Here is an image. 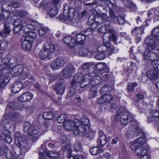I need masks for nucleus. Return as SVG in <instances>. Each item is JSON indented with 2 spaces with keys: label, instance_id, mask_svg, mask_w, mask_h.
<instances>
[{
  "label": "nucleus",
  "instance_id": "bf43d9fd",
  "mask_svg": "<svg viewBox=\"0 0 159 159\" xmlns=\"http://www.w3.org/2000/svg\"><path fill=\"white\" fill-rule=\"evenodd\" d=\"M81 33H82V34L84 35L85 38L86 36L92 34V31L90 28H89L85 31H82Z\"/></svg>",
  "mask_w": 159,
  "mask_h": 159
},
{
  "label": "nucleus",
  "instance_id": "e433bc0d",
  "mask_svg": "<svg viewBox=\"0 0 159 159\" xmlns=\"http://www.w3.org/2000/svg\"><path fill=\"white\" fill-rule=\"evenodd\" d=\"M90 153L93 155H95L98 154L99 155L101 153H103V150L100 149L98 147H95L92 148L90 149Z\"/></svg>",
  "mask_w": 159,
  "mask_h": 159
},
{
  "label": "nucleus",
  "instance_id": "20e7f679",
  "mask_svg": "<svg viewBox=\"0 0 159 159\" xmlns=\"http://www.w3.org/2000/svg\"><path fill=\"white\" fill-rule=\"evenodd\" d=\"M25 31L26 32L23 34L24 40L22 43V46L23 49L28 50L31 49L32 44L36 37V34L34 32H30V30Z\"/></svg>",
  "mask_w": 159,
  "mask_h": 159
},
{
  "label": "nucleus",
  "instance_id": "5701e85b",
  "mask_svg": "<svg viewBox=\"0 0 159 159\" xmlns=\"http://www.w3.org/2000/svg\"><path fill=\"white\" fill-rule=\"evenodd\" d=\"M113 99L112 96L110 94L104 95L101 97L98 100L99 104H102L104 103H110Z\"/></svg>",
  "mask_w": 159,
  "mask_h": 159
},
{
  "label": "nucleus",
  "instance_id": "de8ad7c7",
  "mask_svg": "<svg viewBox=\"0 0 159 159\" xmlns=\"http://www.w3.org/2000/svg\"><path fill=\"white\" fill-rule=\"evenodd\" d=\"M74 150L75 151H82L83 148L80 143L77 142L73 146Z\"/></svg>",
  "mask_w": 159,
  "mask_h": 159
},
{
  "label": "nucleus",
  "instance_id": "a878e982",
  "mask_svg": "<svg viewBox=\"0 0 159 159\" xmlns=\"http://www.w3.org/2000/svg\"><path fill=\"white\" fill-rule=\"evenodd\" d=\"M101 82V78L99 76H95L93 80H91L88 84L89 87H92V89L95 87Z\"/></svg>",
  "mask_w": 159,
  "mask_h": 159
},
{
  "label": "nucleus",
  "instance_id": "09e8293b",
  "mask_svg": "<svg viewBox=\"0 0 159 159\" xmlns=\"http://www.w3.org/2000/svg\"><path fill=\"white\" fill-rule=\"evenodd\" d=\"M151 65L155 69L159 71V59H157L152 61L151 63Z\"/></svg>",
  "mask_w": 159,
  "mask_h": 159
},
{
  "label": "nucleus",
  "instance_id": "338daca9",
  "mask_svg": "<svg viewBox=\"0 0 159 159\" xmlns=\"http://www.w3.org/2000/svg\"><path fill=\"white\" fill-rule=\"evenodd\" d=\"M52 0H43L40 3V5L42 6H49L52 2Z\"/></svg>",
  "mask_w": 159,
  "mask_h": 159
},
{
  "label": "nucleus",
  "instance_id": "7c9ffc66",
  "mask_svg": "<svg viewBox=\"0 0 159 159\" xmlns=\"http://www.w3.org/2000/svg\"><path fill=\"white\" fill-rule=\"evenodd\" d=\"M147 149L144 148L142 151L140 152H136V155L141 157L140 159H150V156L147 154Z\"/></svg>",
  "mask_w": 159,
  "mask_h": 159
},
{
  "label": "nucleus",
  "instance_id": "f3484780",
  "mask_svg": "<svg viewBox=\"0 0 159 159\" xmlns=\"http://www.w3.org/2000/svg\"><path fill=\"white\" fill-rule=\"evenodd\" d=\"M133 118L132 114L128 111L124 112L120 118V122L123 125H127L132 121Z\"/></svg>",
  "mask_w": 159,
  "mask_h": 159
},
{
  "label": "nucleus",
  "instance_id": "72a5a7b5",
  "mask_svg": "<svg viewBox=\"0 0 159 159\" xmlns=\"http://www.w3.org/2000/svg\"><path fill=\"white\" fill-rule=\"evenodd\" d=\"M80 131L82 132L81 134H79V136H83L84 135H85L87 137H92L93 135V132L90 131L89 129H87L86 130V129H83L82 128V127L81 126H80Z\"/></svg>",
  "mask_w": 159,
  "mask_h": 159
},
{
  "label": "nucleus",
  "instance_id": "39448f33",
  "mask_svg": "<svg viewBox=\"0 0 159 159\" xmlns=\"http://www.w3.org/2000/svg\"><path fill=\"white\" fill-rule=\"evenodd\" d=\"M57 47V46H54L51 43H46L39 53V58L42 60L48 59L51 53L54 51L57 50L56 48Z\"/></svg>",
  "mask_w": 159,
  "mask_h": 159
},
{
  "label": "nucleus",
  "instance_id": "9d476101",
  "mask_svg": "<svg viewBox=\"0 0 159 159\" xmlns=\"http://www.w3.org/2000/svg\"><path fill=\"white\" fill-rule=\"evenodd\" d=\"M145 140L143 138H140L131 143L130 148L132 151L140 152L144 148L142 146L145 144Z\"/></svg>",
  "mask_w": 159,
  "mask_h": 159
},
{
  "label": "nucleus",
  "instance_id": "7ed1b4c3",
  "mask_svg": "<svg viewBox=\"0 0 159 159\" xmlns=\"http://www.w3.org/2000/svg\"><path fill=\"white\" fill-rule=\"evenodd\" d=\"M80 120L78 119H75L73 121L71 120H66L63 124L64 128L67 130H73L74 134L76 136H78L79 134H81L82 132H79L80 123Z\"/></svg>",
  "mask_w": 159,
  "mask_h": 159
},
{
  "label": "nucleus",
  "instance_id": "79ce46f5",
  "mask_svg": "<svg viewBox=\"0 0 159 159\" xmlns=\"http://www.w3.org/2000/svg\"><path fill=\"white\" fill-rule=\"evenodd\" d=\"M109 85H104L102 87L100 90V93L103 95H106L107 93L109 92L111 90L110 88H109Z\"/></svg>",
  "mask_w": 159,
  "mask_h": 159
},
{
  "label": "nucleus",
  "instance_id": "f704fd0d",
  "mask_svg": "<svg viewBox=\"0 0 159 159\" xmlns=\"http://www.w3.org/2000/svg\"><path fill=\"white\" fill-rule=\"evenodd\" d=\"M144 27L143 25H142L139 27H136L134 28L133 30L132 31V33L133 34L135 35L142 34L144 33Z\"/></svg>",
  "mask_w": 159,
  "mask_h": 159
},
{
  "label": "nucleus",
  "instance_id": "c85d7f7f",
  "mask_svg": "<svg viewBox=\"0 0 159 159\" xmlns=\"http://www.w3.org/2000/svg\"><path fill=\"white\" fill-rule=\"evenodd\" d=\"M158 74V73L156 70H150L147 72V75L150 80L154 81L157 78Z\"/></svg>",
  "mask_w": 159,
  "mask_h": 159
},
{
  "label": "nucleus",
  "instance_id": "603ef678",
  "mask_svg": "<svg viewBox=\"0 0 159 159\" xmlns=\"http://www.w3.org/2000/svg\"><path fill=\"white\" fill-rule=\"evenodd\" d=\"M97 90L93 88L89 92V97L92 98L97 95Z\"/></svg>",
  "mask_w": 159,
  "mask_h": 159
},
{
  "label": "nucleus",
  "instance_id": "ddd939ff",
  "mask_svg": "<svg viewBox=\"0 0 159 159\" xmlns=\"http://www.w3.org/2000/svg\"><path fill=\"white\" fill-rule=\"evenodd\" d=\"M23 69V66L22 65L19 64L17 66H10L9 69L7 68L6 70H7L8 71L7 74L8 73L11 75L12 76L16 77L19 75Z\"/></svg>",
  "mask_w": 159,
  "mask_h": 159
},
{
  "label": "nucleus",
  "instance_id": "c03bdc74",
  "mask_svg": "<svg viewBox=\"0 0 159 159\" xmlns=\"http://www.w3.org/2000/svg\"><path fill=\"white\" fill-rule=\"evenodd\" d=\"M105 57V53L102 52H97L95 56L96 59L99 60H102L104 59Z\"/></svg>",
  "mask_w": 159,
  "mask_h": 159
},
{
  "label": "nucleus",
  "instance_id": "6e6d98bb",
  "mask_svg": "<svg viewBox=\"0 0 159 159\" xmlns=\"http://www.w3.org/2000/svg\"><path fill=\"white\" fill-rule=\"evenodd\" d=\"M149 61H154L156 60V59L158 58V55L155 53L153 52H150V55H149Z\"/></svg>",
  "mask_w": 159,
  "mask_h": 159
},
{
  "label": "nucleus",
  "instance_id": "4c0bfd02",
  "mask_svg": "<svg viewBox=\"0 0 159 159\" xmlns=\"http://www.w3.org/2000/svg\"><path fill=\"white\" fill-rule=\"evenodd\" d=\"M54 114L51 111H46L43 114V117L45 120H50L53 118Z\"/></svg>",
  "mask_w": 159,
  "mask_h": 159
},
{
  "label": "nucleus",
  "instance_id": "1a4fd4ad",
  "mask_svg": "<svg viewBox=\"0 0 159 159\" xmlns=\"http://www.w3.org/2000/svg\"><path fill=\"white\" fill-rule=\"evenodd\" d=\"M140 132L139 128L136 125H130L125 134V137L127 139H130L138 136Z\"/></svg>",
  "mask_w": 159,
  "mask_h": 159
},
{
  "label": "nucleus",
  "instance_id": "c756f323",
  "mask_svg": "<svg viewBox=\"0 0 159 159\" xmlns=\"http://www.w3.org/2000/svg\"><path fill=\"white\" fill-rule=\"evenodd\" d=\"M10 77L8 75L1 76L0 79V89L4 88L9 82Z\"/></svg>",
  "mask_w": 159,
  "mask_h": 159
},
{
  "label": "nucleus",
  "instance_id": "393cba45",
  "mask_svg": "<svg viewBox=\"0 0 159 159\" xmlns=\"http://www.w3.org/2000/svg\"><path fill=\"white\" fill-rule=\"evenodd\" d=\"M3 151L6 158L7 159H16V153L11 152V151L7 147L4 148Z\"/></svg>",
  "mask_w": 159,
  "mask_h": 159
},
{
  "label": "nucleus",
  "instance_id": "37998d69",
  "mask_svg": "<svg viewBox=\"0 0 159 159\" xmlns=\"http://www.w3.org/2000/svg\"><path fill=\"white\" fill-rule=\"evenodd\" d=\"M9 59L7 58H4L2 59V63L0 64V65L5 66L4 67V69H5L7 68L8 69H9Z\"/></svg>",
  "mask_w": 159,
  "mask_h": 159
},
{
  "label": "nucleus",
  "instance_id": "cd10ccee",
  "mask_svg": "<svg viewBox=\"0 0 159 159\" xmlns=\"http://www.w3.org/2000/svg\"><path fill=\"white\" fill-rule=\"evenodd\" d=\"M66 85L63 83H60L56 84L54 88V89L57 92L58 94L62 93L65 89Z\"/></svg>",
  "mask_w": 159,
  "mask_h": 159
},
{
  "label": "nucleus",
  "instance_id": "e2e57ef3",
  "mask_svg": "<svg viewBox=\"0 0 159 159\" xmlns=\"http://www.w3.org/2000/svg\"><path fill=\"white\" fill-rule=\"evenodd\" d=\"M73 52L74 53L78 54L79 55L81 56L84 53V52H83V50L81 49H74Z\"/></svg>",
  "mask_w": 159,
  "mask_h": 159
},
{
  "label": "nucleus",
  "instance_id": "c9c22d12",
  "mask_svg": "<svg viewBox=\"0 0 159 159\" xmlns=\"http://www.w3.org/2000/svg\"><path fill=\"white\" fill-rule=\"evenodd\" d=\"M152 35L156 40L159 41V26L156 27L152 30Z\"/></svg>",
  "mask_w": 159,
  "mask_h": 159
},
{
  "label": "nucleus",
  "instance_id": "4be33fe9",
  "mask_svg": "<svg viewBox=\"0 0 159 159\" xmlns=\"http://www.w3.org/2000/svg\"><path fill=\"white\" fill-rule=\"evenodd\" d=\"M23 84L22 82H16L11 86V91L12 93H16L19 92L23 88Z\"/></svg>",
  "mask_w": 159,
  "mask_h": 159
},
{
  "label": "nucleus",
  "instance_id": "4468645a",
  "mask_svg": "<svg viewBox=\"0 0 159 159\" xmlns=\"http://www.w3.org/2000/svg\"><path fill=\"white\" fill-rule=\"evenodd\" d=\"M42 127L41 125L32 126L30 131L28 133V135L30 136H33V137L36 138L39 137L43 133Z\"/></svg>",
  "mask_w": 159,
  "mask_h": 159
},
{
  "label": "nucleus",
  "instance_id": "bb28decb",
  "mask_svg": "<svg viewBox=\"0 0 159 159\" xmlns=\"http://www.w3.org/2000/svg\"><path fill=\"white\" fill-rule=\"evenodd\" d=\"M10 22L9 21L7 23L5 22L4 31H0V36L5 37L9 34L11 30L10 27Z\"/></svg>",
  "mask_w": 159,
  "mask_h": 159
},
{
  "label": "nucleus",
  "instance_id": "2eb2a0df",
  "mask_svg": "<svg viewBox=\"0 0 159 159\" xmlns=\"http://www.w3.org/2000/svg\"><path fill=\"white\" fill-rule=\"evenodd\" d=\"M91 79V76L89 75H85L82 78L79 74H76L75 76L74 79L71 82V84L72 86L77 85V84L83 82H87Z\"/></svg>",
  "mask_w": 159,
  "mask_h": 159
},
{
  "label": "nucleus",
  "instance_id": "ea45409f",
  "mask_svg": "<svg viewBox=\"0 0 159 159\" xmlns=\"http://www.w3.org/2000/svg\"><path fill=\"white\" fill-rule=\"evenodd\" d=\"M89 120L88 118H85L83 120L82 122L80 121V126H81L82 128L83 129H84L86 130L87 129H89V126H88L89 124Z\"/></svg>",
  "mask_w": 159,
  "mask_h": 159
},
{
  "label": "nucleus",
  "instance_id": "864d4df0",
  "mask_svg": "<svg viewBox=\"0 0 159 159\" xmlns=\"http://www.w3.org/2000/svg\"><path fill=\"white\" fill-rule=\"evenodd\" d=\"M5 66L0 65V76H1L7 74V73L8 71L7 70L4 69Z\"/></svg>",
  "mask_w": 159,
  "mask_h": 159
},
{
  "label": "nucleus",
  "instance_id": "dca6fc26",
  "mask_svg": "<svg viewBox=\"0 0 159 159\" xmlns=\"http://www.w3.org/2000/svg\"><path fill=\"white\" fill-rule=\"evenodd\" d=\"M66 63L64 59L61 58L56 59L51 63L50 66L53 70H57L63 66Z\"/></svg>",
  "mask_w": 159,
  "mask_h": 159
},
{
  "label": "nucleus",
  "instance_id": "aec40b11",
  "mask_svg": "<svg viewBox=\"0 0 159 159\" xmlns=\"http://www.w3.org/2000/svg\"><path fill=\"white\" fill-rule=\"evenodd\" d=\"M7 115L6 114L4 115L2 124L6 130L9 131L11 129H12L14 130L15 127V122L11 121V120H8L7 118Z\"/></svg>",
  "mask_w": 159,
  "mask_h": 159
},
{
  "label": "nucleus",
  "instance_id": "b1692460",
  "mask_svg": "<svg viewBox=\"0 0 159 159\" xmlns=\"http://www.w3.org/2000/svg\"><path fill=\"white\" fill-rule=\"evenodd\" d=\"M145 43L147 45V47L146 49L148 50H152L156 48V42L151 37H147L145 41Z\"/></svg>",
  "mask_w": 159,
  "mask_h": 159
},
{
  "label": "nucleus",
  "instance_id": "13d9d810",
  "mask_svg": "<svg viewBox=\"0 0 159 159\" xmlns=\"http://www.w3.org/2000/svg\"><path fill=\"white\" fill-rule=\"evenodd\" d=\"M66 118V116L64 114H61L60 115L57 119V122L59 123H61L64 122L65 119Z\"/></svg>",
  "mask_w": 159,
  "mask_h": 159
},
{
  "label": "nucleus",
  "instance_id": "a211bd4d",
  "mask_svg": "<svg viewBox=\"0 0 159 159\" xmlns=\"http://www.w3.org/2000/svg\"><path fill=\"white\" fill-rule=\"evenodd\" d=\"M75 69L71 65H67L61 75V79L62 80L71 75L74 71Z\"/></svg>",
  "mask_w": 159,
  "mask_h": 159
},
{
  "label": "nucleus",
  "instance_id": "3c124183",
  "mask_svg": "<svg viewBox=\"0 0 159 159\" xmlns=\"http://www.w3.org/2000/svg\"><path fill=\"white\" fill-rule=\"evenodd\" d=\"M58 12V9L56 7H54L49 12V15L51 17H54L57 14Z\"/></svg>",
  "mask_w": 159,
  "mask_h": 159
},
{
  "label": "nucleus",
  "instance_id": "0eeeda50",
  "mask_svg": "<svg viewBox=\"0 0 159 159\" xmlns=\"http://www.w3.org/2000/svg\"><path fill=\"white\" fill-rule=\"evenodd\" d=\"M14 28L13 32L14 34H17L20 31H22L24 27L29 29L32 28L33 26L31 25H28L25 20H22L20 19L16 20L13 24Z\"/></svg>",
  "mask_w": 159,
  "mask_h": 159
},
{
  "label": "nucleus",
  "instance_id": "052dcab7",
  "mask_svg": "<svg viewBox=\"0 0 159 159\" xmlns=\"http://www.w3.org/2000/svg\"><path fill=\"white\" fill-rule=\"evenodd\" d=\"M151 12L152 14H153L154 18L156 19H157L159 16V10L154 9Z\"/></svg>",
  "mask_w": 159,
  "mask_h": 159
},
{
  "label": "nucleus",
  "instance_id": "5fc2aeb1",
  "mask_svg": "<svg viewBox=\"0 0 159 159\" xmlns=\"http://www.w3.org/2000/svg\"><path fill=\"white\" fill-rule=\"evenodd\" d=\"M118 49H115L113 48H110V46L107 48V50L106 51V52L109 55H110L112 53H116L118 52Z\"/></svg>",
  "mask_w": 159,
  "mask_h": 159
},
{
  "label": "nucleus",
  "instance_id": "f257e3e1",
  "mask_svg": "<svg viewBox=\"0 0 159 159\" xmlns=\"http://www.w3.org/2000/svg\"><path fill=\"white\" fill-rule=\"evenodd\" d=\"M103 23L106 26H108L111 23L109 17L106 13L101 12L97 13L94 17L92 18H89L88 22V24L90 25V28L92 30L96 29L97 27L101 25Z\"/></svg>",
  "mask_w": 159,
  "mask_h": 159
},
{
  "label": "nucleus",
  "instance_id": "6ab92c4d",
  "mask_svg": "<svg viewBox=\"0 0 159 159\" xmlns=\"http://www.w3.org/2000/svg\"><path fill=\"white\" fill-rule=\"evenodd\" d=\"M98 139L97 141L98 145L100 146H103L107 142L110 141L111 137H108L107 138L106 135L102 132H100L99 133Z\"/></svg>",
  "mask_w": 159,
  "mask_h": 159
},
{
  "label": "nucleus",
  "instance_id": "2f4dec72",
  "mask_svg": "<svg viewBox=\"0 0 159 159\" xmlns=\"http://www.w3.org/2000/svg\"><path fill=\"white\" fill-rule=\"evenodd\" d=\"M111 46V44L108 42H106L104 45H100L98 46L96 48L97 51L105 53L107 51V48Z\"/></svg>",
  "mask_w": 159,
  "mask_h": 159
},
{
  "label": "nucleus",
  "instance_id": "412c9836",
  "mask_svg": "<svg viewBox=\"0 0 159 159\" xmlns=\"http://www.w3.org/2000/svg\"><path fill=\"white\" fill-rule=\"evenodd\" d=\"M34 95L31 93L28 92L23 93L19 96L18 100L22 102H27L30 101L33 98Z\"/></svg>",
  "mask_w": 159,
  "mask_h": 159
},
{
  "label": "nucleus",
  "instance_id": "774afa93",
  "mask_svg": "<svg viewBox=\"0 0 159 159\" xmlns=\"http://www.w3.org/2000/svg\"><path fill=\"white\" fill-rule=\"evenodd\" d=\"M21 80L25 79L27 77V75L26 72L23 71L21 72L19 75L18 76Z\"/></svg>",
  "mask_w": 159,
  "mask_h": 159
},
{
  "label": "nucleus",
  "instance_id": "9b49d317",
  "mask_svg": "<svg viewBox=\"0 0 159 159\" xmlns=\"http://www.w3.org/2000/svg\"><path fill=\"white\" fill-rule=\"evenodd\" d=\"M68 10L69 13L64 12L63 14L60 15L59 17V18L64 21H71L73 20V17L74 16L75 10L72 7L67 6Z\"/></svg>",
  "mask_w": 159,
  "mask_h": 159
},
{
  "label": "nucleus",
  "instance_id": "680f3d73",
  "mask_svg": "<svg viewBox=\"0 0 159 159\" xmlns=\"http://www.w3.org/2000/svg\"><path fill=\"white\" fill-rule=\"evenodd\" d=\"M150 53V51L146 49V51L144 52L143 54V57L145 60H149Z\"/></svg>",
  "mask_w": 159,
  "mask_h": 159
},
{
  "label": "nucleus",
  "instance_id": "49530a36",
  "mask_svg": "<svg viewBox=\"0 0 159 159\" xmlns=\"http://www.w3.org/2000/svg\"><path fill=\"white\" fill-rule=\"evenodd\" d=\"M31 127L30 123L28 122H25L24 124V131L25 132H28L30 131Z\"/></svg>",
  "mask_w": 159,
  "mask_h": 159
},
{
  "label": "nucleus",
  "instance_id": "f8f14e48",
  "mask_svg": "<svg viewBox=\"0 0 159 159\" xmlns=\"http://www.w3.org/2000/svg\"><path fill=\"white\" fill-rule=\"evenodd\" d=\"M39 155V158L41 159H46L47 155L49 158H57L59 157L60 153L53 151H49L48 152H47L46 150L41 149L40 150Z\"/></svg>",
  "mask_w": 159,
  "mask_h": 159
},
{
  "label": "nucleus",
  "instance_id": "8fccbe9b",
  "mask_svg": "<svg viewBox=\"0 0 159 159\" xmlns=\"http://www.w3.org/2000/svg\"><path fill=\"white\" fill-rule=\"evenodd\" d=\"M109 2L110 3L113 7L114 8H116L117 7V6L116 5V0H108V1H107L105 2L106 4L109 6Z\"/></svg>",
  "mask_w": 159,
  "mask_h": 159
},
{
  "label": "nucleus",
  "instance_id": "f03ea898",
  "mask_svg": "<svg viewBox=\"0 0 159 159\" xmlns=\"http://www.w3.org/2000/svg\"><path fill=\"white\" fill-rule=\"evenodd\" d=\"M85 39L84 36L81 32H73L70 35H67L63 39V42L69 47L72 48L76 45L82 44Z\"/></svg>",
  "mask_w": 159,
  "mask_h": 159
},
{
  "label": "nucleus",
  "instance_id": "6e6552de",
  "mask_svg": "<svg viewBox=\"0 0 159 159\" xmlns=\"http://www.w3.org/2000/svg\"><path fill=\"white\" fill-rule=\"evenodd\" d=\"M97 31L98 32L104 34L103 37V40L104 42H105L104 40L105 39L104 38V37H107V39L106 41H109L110 39L112 38L114 42L116 43L117 38L116 35L114 34H111H111L113 32L112 30L108 29L106 27L102 26L99 28L97 29Z\"/></svg>",
  "mask_w": 159,
  "mask_h": 159
},
{
  "label": "nucleus",
  "instance_id": "69168bd1",
  "mask_svg": "<svg viewBox=\"0 0 159 159\" xmlns=\"http://www.w3.org/2000/svg\"><path fill=\"white\" fill-rule=\"evenodd\" d=\"M8 45V43L6 41L0 40V50L5 48Z\"/></svg>",
  "mask_w": 159,
  "mask_h": 159
},
{
  "label": "nucleus",
  "instance_id": "4d7b16f0",
  "mask_svg": "<svg viewBox=\"0 0 159 159\" xmlns=\"http://www.w3.org/2000/svg\"><path fill=\"white\" fill-rule=\"evenodd\" d=\"M17 61V58L16 57H13L11 59H9V67L14 66L13 64L16 63Z\"/></svg>",
  "mask_w": 159,
  "mask_h": 159
},
{
  "label": "nucleus",
  "instance_id": "473e14b6",
  "mask_svg": "<svg viewBox=\"0 0 159 159\" xmlns=\"http://www.w3.org/2000/svg\"><path fill=\"white\" fill-rule=\"evenodd\" d=\"M0 137L5 143H11L13 140V138L11 136L4 133L1 134Z\"/></svg>",
  "mask_w": 159,
  "mask_h": 159
},
{
  "label": "nucleus",
  "instance_id": "0e129e2a",
  "mask_svg": "<svg viewBox=\"0 0 159 159\" xmlns=\"http://www.w3.org/2000/svg\"><path fill=\"white\" fill-rule=\"evenodd\" d=\"M49 123L48 121H45L44 122V125L42 126V129L43 130V132L44 131H47L48 130V129L49 125Z\"/></svg>",
  "mask_w": 159,
  "mask_h": 159
},
{
  "label": "nucleus",
  "instance_id": "58836bf2",
  "mask_svg": "<svg viewBox=\"0 0 159 159\" xmlns=\"http://www.w3.org/2000/svg\"><path fill=\"white\" fill-rule=\"evenodd\" d=\"M8 107L10 109H20L22 107H20V104L16 102H10L9 104Z\"/></svg>",
  "mask_w": 159,
  "mask_h": 159
},
{
  "label": "nucleus",
  "instance_id": "a18cd8bd",
  "mask_svg": "<svg viewBox=\"0 0 159 159\" xmlns=\"http://www.w3.org/2000/svg\"><path fill=\"white\" fill-rule=\"evenodd\" d=\"M49 30L46 27H42L40 28L38 30L39 34L40 36L44 35L46 32Z\"/></svg>",
  "mask_w": 159,
  "mask_h": 159
},
{
  "label": "nucleus",
  "instance_id": "423d86ee",
  "mask_svg": "<svg viewBox=\"0 0 159 159\" xmlns=\"http://www.w3.org/2000/svg\"><path fill=\"white\" fill-rule=\"evenodd\" d=\"M16 144L20 147L21 151L23 153L26 152L28 149L27 141L23 137L19 132H16L14 134Z\"/></svg>",
  "mask_w": 159,
  "mask_h": 159
},
{
  "label": "nucleus",
  "instance_id": "a19ab883",
  "mask_svg": "<svg viewBox=\"0 0 159 159\" xmlns=\"http://www.w3.org/2000/svg\"><path fill=\"white\" fill-rule=\"evenodd\" d=\"M20 114L19 113L13 112L8 114V116L11 118V121H15L16 120L19 119L20 117Z\"/></svg>",
  "mask_w": 159,
  "mask_h": 159
}]
</instances>
